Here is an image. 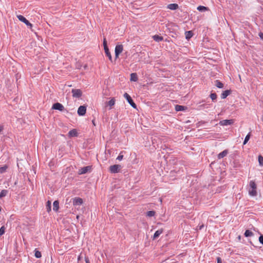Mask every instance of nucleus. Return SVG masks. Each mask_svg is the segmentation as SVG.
Returning a JSON list of instances; mask_svg holds the SVG:
<instances>
[{
	"label": "nucleus",
	"mask_w": 263,
	"mask_h": 263,
	"mask_svg": "<svg viewBox=\"0 0 263 263\" xmlns=\"http://www.w3.org/2000/svg\"><path fill=\"white\" fill-rule=\"evenodd\" d=\"M5 228L4 226H2L0 228V236L3 235L5 233Z\"/></svg>",
	"instance_id": "f704fd0d"
},
{
	"label": "nucleus",
	"mask_w": 263,
	"mask_h": 263,
	"mask_svg": "<svg viewBox=\"0 0 263 263\" xmlns=\"http://www.w3.org/2000/svg\"><path fill=\"white\" fill-rule=\"evenodd\" d=\"M250 189L249 190V193L250 195L252 196H255L257 195L256 192V184L255 182L251 180L249 183Z\"/></svg>",
	"instance_id": "f257e3e1"
},
{
	"label": "nucleus",
	"mask_w": 263,
	"mask_h": 263,
	"mask_svg": "<svg viewBox=\"0 0 263 263\" xmlns=\"http://www.w3.org/2000/svg\"><path fill=\"white\" fill-rule=\"evenodd\" d=\"M238 239H240V236H238Z\"/></svg>",
	"instance_id": "c03bdc74"
},
{
	"label": "nucleus",
	"mask_w": 263,
	"mask_h": 263,
	"mask_svg": "<svg viewBox=\"0 0 263 263\" xmlns=\"http://www.w3.org/2000/svg\"><path fill=\"white\" fill-rule=\"evenodd\" d=\"M186 108V107L182 105H176L175 106V110L177 111L184 110Z\"/></svg>",
	"instance_id": "412c9836"
},
{
	"label": "nucleus",
	"mask_w": 263,
	"mask_h": 263,
	"mask_svg": "<svg viewBox=\"0 0 263 263\" xmlns=\"http://www.w3.org/2000/svg\"><path fill=\"white\" fill-rule=\"evenodd\" d=\"M153 39L156 42H160L163 40V37L158 35H155L153 36Z\"/></svg>",
	"instance_id": "5701e85b"
},
{
	"label": "nucleus",
	"mask_w": 263,
	"mask_h": 263,
	"mask_svg": "<svg viewBox=\"0 0 263 263\" xmlns=\"http://www.w3.org/2000/svg\"><path fill=\"white\" fill-rule=\"evenodd\" d=\"M217 263H222V260L220 257H218L217 258Z\"/></svg>",
	"instance_id": "58836bf2"
},
{
	"label": "nucleus",
	"mask_w": 263,
	"mask_h": 263,
	"mask_svg": "<svg viewBox=\"0 0 263 263\" xmlns=\"http://www.w3.org/2000/svg\"><path fill=\"white\" fill-rule=\"evenodd\" d=\"M250 138V133H249L245 137L243 144L245 145Z\"/></svg>",
	"instance_id": "2f4dec72"
},
{
	"label": "nucleus",
	"mask_w": 263,
	"mask_h": 263,
	"mask_svg": "<svg viewBox=\"0 0 263 263\" xmlns=\"http://www.w3.org/2000/svg\"><path fill=\"white\" fill-rule=\"evenodd\" d=\"M80 259V257L79 256L78 258V260H79Z\"/></svg>",
	"instance_id": "a18cd8bd"
},
{
	"label": "nucleus",
	"mask_w": 263,
	"mask_h": 263,
	"mask_svg": "<svg viewBox=\"0 0 263 263\" xmlns=\"http://www.w3.org/2000/svg\"><path fill=\"white\" fill-rule=\"evenodd\" d=\"M34 252H35L34 255H35L36 258H40L41 257L42 254H41V252H40L39 251L37 250L36 249H35Z\"/></svg>",
	"instance_id": "c85d7f7f"
},
{
	"label": "nucleus",
	"mask_w": 263,
	"mask_h": 263,
	"mask_svg": "<svg viewBox=\"0 0 263 263\" xmlns=\"http://www.w3.org/2000/svg\"><path fill=\"white\" fill-rule=\"evenodd\" d=\"M204 227V225L202 224L201 225L198 226L197 227V229L199 230H201Z\"/></svg>",
	"instance_id": "ea45409f"
},
{
	"label": "nucleus",
	"mask_w": 263,
	"mask_h": 263,
	"mask_svg": "<svg viewBox=\"0 0 263 263\" xmlns=\"http://www.w3.org/2000/svg\"><path fill=\"white\" fill-rule=\"evenodd\" d=\"M155 214V212L154 211H148L146 213V216L148 217H152L154 216Z\"/></svg>",
	"instance_id": "473e14b6"
},
{
	"label": "nucleus",
	"mask_w": 263,
	"mask_h": 263,
	"mask_svg": "<svg viewBox=\"0 0 263 263\" xmlns=\"http://www.w3.org/2000/svg\"><path fill=\"white\" fill-rule=\"evenodd\" d=\"M178 5L177 4H171L167 5V8L170 10H176L178 8Z\"/></svg>",
	"instance_id": "2eb2a0df"
},
{
	"label": "nucleus",
	"mask_w": 263,
	"mask_h": 263,
	"mask_svg": "<svg viewBox=\"0 0 263 263\" xmlns=\"http://www.w3.org/2000/svg\"><path fill=\"white\" fill-rule=\"evenodd\" d=\"M163 232V230L162 229H159L155 232L154 235L153 236V239H155L158 238Z\"/></svg>",
	"instance_id": "dca6fc26"
},
{
	"label": "nucleus",
	"mask_w": 263,
	"mask_h": 263,
	"mask_svg": "<svg viewBox=\"0 0 263 263\" xmlns=\"http://www.w3.org/2000/svg\"><path fill=\"white\" fill-rule=\"evenodd\" d=\"M259 242L263 245V235H261L259 237Z\"/></svg>",
	"instance_id": "4c0bfd02"
},
{
	"label": "nucleus",
	"mask_w": 263,
	"mask_h": 263,
	"mask_svg": "<svg viewBox=\"0 0 263 263\" xmlns=\"http://www.w3.org/2000/svg\"><path fill=\"white\" fill-rule=\"evenodd\" d=\"M3 128L2 126H0V133L2 131Z\"/></svg>",
	"instance_id": "37998d69"
},
{
	"label": "nucleus",
	"mask_w": 263,
	"mask_h": 263,
	"mask_svg": "<svg viewBox=\"0 0 263 263\" xmlns=\"http://www.w3.org/2000/svg\"><path fill=\"white\" fill-rule=\"evenodd\" d=\"M122 153H123V152H121L119 156H118V157L117 158V159L119 160V161H121L123 159V155H122Z\"/></svg>",
	"instance_id": "c9c22d12"
},
{
	"label": "nucleus",
	"mask_w": 263,
	"mask_h": 263,
	"mask_svg": "<svg viewBox=\"0 0 263 263\" xmlns=\"http://www.w3.org/2000/svg\"><path fill=\"white\" fill-rule=\"evenodd\" d=\"M121 168L122 167L120 165L114 164L110 166L109 171L111 173H117L120 171Z\"/></svg>",
	"instance_id": "f03ea898"
},
{
	"label": "nucleus",
	"mask_w": 263,
	"mask_h": 263,
	"mask_svg": "<svg viewBox=\"0 0 263 263\" xmlns=\"http://www.w3.org/2000/svg\"><path fill=\"white\" fill-rule=\"evenodd\" d=\"M244 235L246 237H251L253 236V233L249 230H247L245 231Z\"/></svg>",
	"instance_id": "b1692460"
},
{
	"label": "nucleus",
	"mask_w": 263,
	"mask_h": 263,
	"mask_svg": "<svg viewBox=\"0 0 263 263\" xmlns=\"http://www.w3.org/2000/svg\"><path fill=\"white\" fill-rule=\"evenodd\" d=\"M258 160L259 165L263 166V157L261 155L258 156Z\"/></svg>",
	"instance_id": "c756f323"
},
{
	"label": "nucleus",
	"mask_w": 263,
	"mask_h": 263,
	"mask_svg": "<svg viewBox=\"0 0 263 263\" xmlns=\"http://www.w3.org/2000/svg\"><path fill=\"white\" fill-rule=\"evenodd\" d=\"M103 46H104V49L105 48H108V46H107V41L106 40L105 38L103 40Z\"/></svg>",
	"instance_id": "e433bc0d"
},
{
	"label": "nucleus",
	"mask_w": 263,
	"mask_h": 263,
	"mask_svg": "<svg viewBox=\"0 0 263 263\" xmlns=\"http://www.w3.org/2000/svg\"><path fill=\"white\" fill-rule=\"evenodd\" d=\"M71 93L73 98H79L82 95V92L79 89H72L71 90Z\"/></svg>",
	"instance_id": "39448f33"
},
{
	"label": "nucleus",
	"mask_w": 263,
	"mask_h": 263,
	"mask_svg": "<svg viewBox=\"0 0 263 263\" xmlns=\"http://www.w3.org/2000/svg\"><path fill=\"white\" fill-rule=\"evenodd\" d=\"M104 49L106 55L108 58L109 60L111 62H112V57H111V54H110V53L109 52L108 48H105Z\"/></svg>",
	"instance_id": "a211bd4d"
},
{
	"label": "nucleus",
	"mask_w": 263,
	"mask_h": 263,
	"mask_svg": "<svg viewBox=\"0 0 263 263\" xmlns=\"http://www.w3.org/2000/svg\"><path fill=\"white\" fill-rule=\"evenodd\" d=\"M78 135V132L76 129L70 130L68 132V136L71 137H77Z\"/></svg>",
	"instance_id": "4468645a"
},
{
	"label": "nucleus",
	"mask_w": 263,
	"mask_h": 263,
	"mask_svg": "<svg viewBox=\"0 0 263 263\" xmlns=\"http://www.w3.org/2000/svg\"><path fill=\"white\" fill-rule=\"evenodd\" d=\"M83 202V199L80 197H75L73 199V204L74 206L81 205Z\"/></svg>",
	"instance_id": "9d476101"
},
{
	"label": "nucleus",
	"mask_w": 263,
	"mask_h": 263,
	"mask_svg": "<svg viewBox=\"0 0 263 263\" xmlns=\"http://www.w3.org/2000/svg\"><path fill=\"white\" fill-rule=\"evenodd\" d=\"M106 104L110 107L114 106L115 104V99L114 98H112L110 101L107 102Z\"/></svg>",
	"instance_id": "bb28decb"
},
{
	"label": "nucleus",
	"mask_w": 263,
	"mask_h": 263,
	"mask_svg": "<svg viewBox=\"0 0 263 263\" xmlns=\"http://www.w3.org/2000/svg\"><path fill=\"white\" fill-rule=\"evenodd\" d=\"M53 210L54 211H58L59 208V202L58 200H55L53 203Z\"/></svg>",
	"instance_id": "6ab92c4d"
},
{
	"label": "nucleus",
	"mask_w": 263,
	"mask_h": 263,
	"mask_svg": "<svg viewBox=\"0 0 263 263\" xmlns=\"http://www.w3.org/2000/svg\"><path fill=\"white\" fill-rule=\"evenodd\" d=\"M46 209L48 212L51 211V202L50 201H48L46 203Z\"/></svg>",
	"instance_id": "a878e982"
},
{
	"label": "nucleus",
	"mask_w": 263,
	"mask_h": 263,
	"mask_svg": "<svg viewBox=\"0 0 263 263\" xmlns=\"http://www.w3.org/2000/svg\"><path fill=\"white\" fill-rule=\"evenodd\" d=\"M85 260L86 263H90V262H89V259H88V257H85Z\"/></svg>",
	"instance_id": "79ce46f5"
},
{
	"label": "nucleus",
	"mask_w": 263,
	"mask_h": 263,
	"mask_svg": "<svg viewBox=\"0 0 263 263\" xmlns=\"http://www.w3.org/2000/svg\"><path fill=\"white\" fill-rule=\"evenodd\" d=\"M210 98L213 101H215L217 99V95L216 93H212L210 95Z\"/></svg>",
	"instance_id": "7c9ffc66"
},
{
	"label": "nucleus",
	"mask_w": 263,
	"mask_h": 263,
	"mask_svg": "<svg viewBox=\"0 0 263 263\" xmlns=\"http://www.w3.org/2000/svg\"><path fill=\"white\" fill-rule=\"evenodd\" d=\"M258 35H259V36L260 37V38L262 40H263V33H262V32H259V34H258Z\"/></svg>",
	"instance_id": "a19ab883"
},
{
	"label": "nucleus",
	"mask_w": 263,
	"mask_h": 263,
	"mask_svg": "<svg viewBox=\"0 0 263 263\" xmlns=\"http://www.w3.org/2000/svg\"><path fill=\"white\" fill-rule=\"evenodd\" d=\"M234 123V120L232 119L231 120H223L220 121L219 124L222 126H227L229 125H231Z\"/></svg>",
	"instance_id": "9b49d317"
},
{
	"label": "nucleus",
	"mask_w": 263,
	"mask_h": 263,
	"mask_svg": "<svg viewBox=\"0 0 263 263\" xmlns=\"http://www.w3.org/2000/svg\"><path fill=\"white\" fill-rule=\"evenodd\" d=\"M1 211V207L0 206V211Z\"/></svg>",
	"instance_id": "49530a36"
},
{
	"label": "nucleus",
	"mask_w": 263,
	"mask_h": 263,
	"mask_svg": "<svg viewBox=\"0 0 263 263\" xmlns=\"http://www.w3.org/2000/svg\"><path fill=\"white\" fill-rule=\"evenodd\" d=\"M215 85L216 87L219 88H222L223 87V84L219 80H216L215 81Z\"/></svg>",
	"instance_id": "4be33fe9"
},
{
	"label": "nucleus",
	"mask_w": 263,
	"mask_h": 263,
	"mask_svg": "<svg viewBox=\"0 0 263 263\" xmlns=\"http://www.w3.org/2000/svg\"><path fill=\"white\" fill-rule=\"evenodd\" d=\"M124 98L126 99L128 103L134 108L137 107L136 104L134 103L131 97L127 93L124 94Z\"/></svg>",
	"instance_id": "7ed1b4c3"
},
{
	"label": "nucleus",
	"mask_w": 263,
	"mask_h": 263,
	"mask_svg": "<svg viewBox=\"0 0 263 263\" xmlns=\"http://www.w3.org/2000/svg\"><path fill=\"white\" fill-rule=\"evenodd\" d=\"M231 91L230 90H226L222 92L221 95V98L224 99L230 95Z\"/></svg>",
	"instance_id": "ddd939ff"
},
{
	"label": "nucleus",
	"mask_w": 263,
	"mask_h": 263,
	"mask_svg": "<svg viewBox=\"0 0 263 263\" xmlns=\"http://www.w3.org/2000/svg\"><path fill=\"white\" fill-rule=\"evenodd\" d=\"M185 37L187 40L190 39L193 35V33L192 31H187L185 33Z\"/></svg>",
	"instance_id": "aec40b11"
},
{
	"label": "nucleus",
	"mask_w": 263,
	"mask_h": 263,
	"mask_svg": "<svg viewBox=\"0 0 263 263\" xmlns=\"http://www.w3.org/2000/svg\"><path fill=\"white\" fill-rule=\"evenodd\" d=\"M228 153H229V151L228 149L224 150L223 151L220 153L218 155V156H217L218 159H221L223 158V157H226L228 154Z\"/></svg>",
	"instance_id": "f8f14e48"
},
{
	"label": "nucleus",
	"mask_w": 263,
	"mask_h": 263,
	"mask_svg": "<svg viewBox=\"0 0 263 263\" xmlns=\"http://www.w3.org/2000/svg\"><path fill=\"white\" fill-rule=\"evenodd\" d=\"M8 167L7 165H4L2 167H0V173L2 174L6 172V170L7 169Z\"/></svg>",
	"instance_id": "72a5a7b5"
},
{
	"label": "nucleus",
	"mask_w": 263,
	"mask_h": 263,
	"mask_svg": "<svg viewBox=\"0 0 263 263\" xmlns=\"http://www.w3.org/2000/svg\"><path fill=\"white\" fill-rule=\"evenodd\" d=\"M131 81L136 82L138 81V78L136 73H132L130 74V79Z\"/></svg>",
	"instance_id": "f3484780"
},
{
	"label": "nucleus",
	"mask_w": 263,
	"mask_h": 263,
	"mask_svg": "<svg viewBox=\"0 0 263 263\" xmlns=\"http://www.w3.org/2000/svg\"><path fill=\"white\" fill-rule=\"evenodd\" d=\"M52 108L60 111H64L65 110L64 106L60 103H55L53 104Z\"/></svg>",
	"instance_id": "6e6552de"
},
{
	"label": "nucleus",
	"mask_w": 263,
	"mask_h": 263,
	"mask_svg": "<svg viewBox=\"0 0 263 263\" xmlns=\"http://www.w3.org/2000/svg\"><path fill=\"white\" fill-rule=\"evenodd\" d=\"M123 47L122 45H117L115 47V57L117 59L119 57V54L122 52Z\"/></svg>",
	"instance_id": "423d86ee"
},
{
	"label": "nucleus",
	"mask_w": 263,
	"mask_h": 263,
	"mask_svg": "<svg viewBox=\"0 0 263 263\" xmlns=\"http://www.w3.org/2000/svg\"><path fill=\"white\" fill-rule=\"evenodd\" d=\"M91 170V166H87L85 167H83L79 169V174L82 175L87 173L88 172H90Z\"/></svg>",
	"instance_id": "0eeeda50"
},
{
	"label": "nucleus",
	"mask_w": 263,
	"mask_h": 263,
	"mask_svg": "<svg viewBox=\"0 0 263 263\" xmlns=\"http://www.w3.org/2000/svg\"><path fill=\"white\" fill-rule=\"evenodd\" d=\"M208 8L203 6H199L197 7V10L199 11H205L206 10H208Z\"/></svg>",
	"instance_id": "cd10ccee"
},
{
	"label": "nucleus",
	"mask_w": 263,
	"mask_h": 263,
	"mask_svg": "<svg viewBox=\"0 0 263 263\" xmlns=\"http://www.w3.org/2000/svg\"><path fill=\"white\" fill-rule=\"evenodd\" d=\"M8 193V191L7 190H2L0 193V198L5 197L7 195Z\"/></svg>",
	"instance_id": "393cba45"
},
{
	"label": "nucleus",
	"mask_w": 263,
	"mask_h": 263,
	"mask_svg": "<svg viewBox=\"0 0 263 263\" xmlns=\"http://www.w3.org/2000/svg\"><path fill=\"white\" fill-rule=\"evenodd\" d=\"M17 17L18 18V19L24 23L29 28H31L32 27V24H31L24 16H23V15H17Z\"/></svg>",
	"instance_id": "20e7f679"
},
{
	"label": "nucleus",
	"mask_w": 263,
	"mask_h": 263,
	"mask_svg": "<svg viewBox=\"0 0 263 263\" xmlns=\"http://www.w3.org/2000/svg\"><path fill=\"white\" fill-rule=\"evenodd\" d=\"M86 107L85 106H80L78 109V114L79 116H84L86 114Z\"/></svg>",
	"instance_id": "1a4fd4ad"
}]
</instances>
